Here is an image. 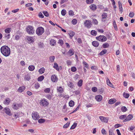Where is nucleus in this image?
<instances>
[{
	"instance_id": "1",
	"label": "nucleus",
	"mask_w": 135,
	"mask_h": 135,
	"mask_svg": "<svg viewBox=\"0 0 135 135\" xmlns=\"http://www.w3.org/2000/svg\"><path fill=\"white\" fill-rule=\"evenodd\" d=\"M1 51L2 54L6 57L9 56L10 54V49L7 46H2L1 48Z\"/></svg>"
},
{
	"instance_id": "2",
	"label": "nucleus",
	"mask_w": 135,
	"mask_h": 135,
	"mask_svg": "<svg viewBox=\"0 0 135 135\" xmlns=\"http://www.w3.org/2000/svg\"><path fill=\"white\" fill-rule=\"evenodd\" d=\"M44 28L41 27H40L37 29L36 32L38 36H40L41 35L44 33Z\"/></svg>"
},
{
	"instance_id": "3",
	"label": "nucleus",
	"mask_w": 135,
	"mask_h": 135,
	"mask_svg": "<svg viewBox=\"0 0 135 135\" xmlns=\"http://www.w3.org/2000/svg\"><path fill=\"white\" fill-rule=\"evenodd\" d=\"M27 32L29 34L32 35L34 33L33 28L31 26H28L26 28Z\"/></svg>"
},
{
	"instance_id": "4",
	"label": "nucleus",
	"mask_w": 135,
	"mask_h": 135,
	"mask_svg": "<svg viewBox=\"0 0 135 135\" xmlns=\"http://www.w3.org/2000/svg\"><path fill=\"white\" fill-rule=\"evenodd\" d=\"M40 101V104L41 105L45 107L47 106L49 104V102L46 99H45L43 98Z\"/></svg>"
},
{
	"instance_id": "5",
	"label": "nucleus",
	"mask_w": 135,
	"mask_h": 135,
	"mask_svg": "<svg viewBox=\"0 0 135 135\" xmlns=\"http://www.w3.org/2000/svg\"><path fill=\"white\" fill-rule=\"evenodd\" d=\"M96 39L99 41L102 42L106 41L107 40L106 37L104 35H100L96 37Z\"/></svg>"
},
{
	"instance_id": "6",
	"label": "nucleus",
	"mask_w": 135,
	"mask_h": 135,
	"mask_svg": "<svg viewBox=\"0 0 135 135\" xmlns=\"http://www.w3.org/2000/svg\"><path fill=\"white\" fill-rule=\"evenodd\" d=\"M84 23L85 26L88 28H90L92 25L91 21L89 20L85 21Z\"/></svg>"
},
{
	"instance_id": "7",
	"label": "nucleus",
	"mask_w": 135,
	"mask_h": 135,
	"mask_svg": "<svg viewBox=\"0 0 135 135\" xmlns=\"http://www.w3.org/2000/svg\"><path fill=\"white\" fill-rule=\"evenodd\" d=\"M32 117L33 119L37 120L39 118V115L36 112H33L32 114Z\"/></svg>"
},
{
	"instance_id": "8",
	"label": "nucleus",
	"mask_w": 135,
	"mask_h": 135,
	"mask_svg": "<svg viewBox=\"0 0 135 135\" xmlns=\"http://www.w3.org/2000/svg\"><path fill=\"white\" fill-rule=\"evenodd\" d=\"M99 118L102 122L107 123L108 119V118L102 116H100Z\"/></svg>"
},
{
	"instance_id": "9",
	"label": "nucleus",
	"mask_w": 135,
	"mask_h": 135,
	"mask_svg": "<svg viewBox=\"0 0 135 135\" xmlns=\"http://www.w3.org/2000/svg\"><path fill=\"white\" fill-rule=\"evenodd\" d=\"M133 117V116L132 114H130L128 115L127 117H126V119L123 120V122H126L132 119Z\"/></svg>"
},
{
	"instance_id": "10",
	"label": "nucleus",
	"mask_w": 135,
	"mask_h": 135,
	"mask_svg": "<svg viewBox=\"0 0 135 135\" xmlns=\"http://www.w3.org/2000/svg\"><path fill=\"white\" fill-rule=\"evenodd\" d=\"M107 14L106 13H103L102 15V21L104 22H105L106 20V18L107 17Z\"/></svg>"
},
{
	"instance_id": "11",
	"label": "nucleus",
	"mask_w": 135,
	"mask_h": 135,
	"mask_svg": "<svg viewBox=\"0 0 135 135\" xmlns=\"http://www.w3.org/2000/svg\"><path fill=\"white\" fill-rule=\"evenodd\" d=\"M4 111L6 114L9 115H11L12 114L11 112V111L9 108L6 107L5 108Z\"/></svg>"
},
{
	"instance_id": "12",
	"label": "nucleus",
	"mask_w": 135,
	"mask_h": 135,
	"mask_svg": "<svg viewBox=\"0 0 135 135\" xmlns=\"http://www.w3.org/2000/svg\"><path fill=\"white\" fill-rule=\"evenodd\" d=\"M13 108L14 109L17 110L18 108L19 107H22V105L20 104H13Z\"/></svg>"
},
{
	"instance_id": "13",
	"label": "nucleus",
	"mask_w": 135,
	"mask_h": 135,
	"mask_svg": "<svg viewBox=\"0 0 135 135\" xmlns=\"http://www.w3.org/2000/svg\"><path fill=\"white\" fill-rule=\"evenodd\" d=\"M51 79L52 81L53 82H55L57 80V77L55 75H52L51 77Z\"/></svg>"
},
{
	"instance_id": "14",
	"label": "nucleus",
	"mask_w": 135,
	"mask_h": 135,
	"mask_svg": "<svg viewBox=\"0 0 135 135\" xmlns=\"http://www.w3.org/2000/svg\"><path fill=\"white\" fill-rule=\"evenodd\" d=\"M96 99L98 102L100 101L102 99V97L101 95H98L95 96Z\"/></svg>"
},
{
	"instance_id": "15",
	"label": "nucleus",
	"mask_w": 135,
	"mask_h": 135,
	"mask_svg": "<svg viewBox=\"0 0 135 135\" xmlns=\"http://www.w3.org/2000/svg\"><path fill=\"white\" fill-rule=\"evenodd\" d=\"M90 8L92 10L95 11L97 9V7L96 5L94 4H91L90 6Z\"/></svg>"
},
{
	"instance_id": "16",
	"label": "nucleus",
	"mask_w": 135,
	"mask_h": 135,
	"mask_svg": "<svg viewBox=\"0 0 135 135\" xmlns=\"http://www.w3.org/2000/svg\"><path fill=\"white\" fill-rule=\"evenodd\" d=\"M92 44L94 47H97L98 46L99 44L98 41H94L92 42Z\"/></svg>"
},
{
	"instance_id": "17",
	"label": "nucleus",
	"mask_w": 135,
	"mask_h": 135,
	"mask_svg": "<svg viewBox=\"0 0 135 135\" xmlns=\"http://www.w3.org/2000/svg\"><path fill=\"white\" fill-rule=\"evenodd\" d=\"M28 40L29 41L30 43H32L35 40V38L33 37H29L28 38Z\"/></svg>"
},
{
	"instance_id": "18",
	"label": "nucleus",
	"mask_w": 135,
	"mask_h": 135,
	"mask_svg": "<svg viewBox=\"0 0 135 135\" xmlns=\"http://www.w3.org/2000/svg\"><path fill=\"white\" fill-rule=\"evenodd\" d=\"M11 100L9 98H7L4 102V104L8 105L10 102Z\"/></svg>"
},
{
	"instance_id": "19",
	"label": "nucleus",
	"mask_w": 135,
	"mask_h": 135,
	"mask_svg": "<svg viewBox=\"0 0 135 135\" xmlns=\"http://www.w3.org/2000/svg\"><path fill=\"white\" fill-rule=\"evenodd\" d=\"M116 101V100L114 99H110L108 101V103L110 104H112L115 103Z\"/></svg>"
},
{
	"instance_id": "20",
	"label": "nucleus",
	"mask_w": 135,
	"mask_h": 135,
	"mask_svg": "<svg viewBox=\"0 0 135 135\" xmlns=\"http://www.w3.org/2000/svg\"><path fill=\"white\" fill-rule=\"evenodd\" d=\"M118 3L120 11L121 12V13L123 12V8L122 7V4L120 1H118Z\"/></svg>"
},
{
	"instance_id": "21",
	"label": "nucleus",
	"mask_w": 135,
	"mask_h": 135,
	"mask_svg": "<svg viewBox=\"0 0 135 135\" xmlns=\"http://www.w3.org/2000/svg\"><path fill=\"white\" fill-rule=\"evenodd\" d=\"M56 42V41L53 39H51L50 40V44L52 46H54L55 45Z\"/></svg>"
},
{
	"instance_id": "22",
	"label": "nucleus",
	"mask_w": 135,
	"mask_h": 135,
	"mask_svg": "<svg viewBox=\"0 0 135 135\" xmlns=\"http://www.w3.org/2000/svg\"><path fill=\"white\" fill-rule=\"evenodd\" d=\"M28 69L30 71H33L35 69V66L33 65H30L28 66Z\"/></svg>"
},
{
	"instance_id": "23",
	"label": "nucleus",
	"mask_w": 135,
	"mask_h": 135,
	"mask_svg": "<svg viewBox=\"0 0 135 135\" xmlns=\"http://www.w3.org/2000/svg\"><path fill=\"white\" fill-rule=\"evenodd\" d=\"M25 87L23 86L20 87L18 89V91L19 92H22L25 90Z\"/></svg>"
},
{
	"instance_id": "24",
	"label": "nucleus",
	"mask_w": 135,
	"mask_h": 135,
	"mask_svg": "<svg viewBox=\"0 0 135 135\" xmlns=\"http://www.w3.org/2000/svg\"><path fill=\"white\" fill-rule=\"evenodd\" d=\"M45 69L44 68L42 67L40 69H39L38 72L40 74H42L44 72Z\"/></svg>"
},
{
	"instance_id": "25",
	"label": "nucleus",
	"mask_w": 135,
	"mask_h": 135,
	"mask_svg": "<svg viewBox=\"0 0 135 135\" xmlns=\"http://www.w3.org/2000/svg\"><path fill=\"white\" fill-rule=\"evenodd\" d=\"M107 83L108 85L110 87H112L113 86V85L110 82L109 79L107 78Z\"/></svg>"
},
{
	"instance_id": "26",
	"label": "nucleus",
	"mask_w": 135,
	"mask_h": 135,
	"mask_svg": "<svg viewBox=\"0 0 135 135\" xmlns=\"http://www.w3.org/2000/svg\"><path fill=\"white\" fill-rule=\"evenodd\" d=\"M69 34L70 36V37L71 38L75 35V33L72 31H70L69 32Z\"/></svg>"
},
{
	"instance_id": "27",
	"label": "nucleus",
	"mask_w": 135,
	"mask_h": 135,
	"mask_svg": "<svg viewBox=\"0 0 135 135\" xmlns=\"http://www.w3.org/2000/svg\"><path fill=\"white\" fill-rule=\"evenodd\" d=\"M54 64V66L53 67L57 70L59 71V68L58 67V66L57 64L56 63H55Z\"/></svg>"
},
{
	"instance_id": "28",
	"label": "nucleus",
	"mask_w": 135,
	"mask_h": 135,
	"mask_svg": "<svg viewBox=\"0 0 135 135\" xmlns=\"http://www.w3.org/2000/svg\"><path fill=\"white\" fill-rule=\"evenodd\" d=\"M57 90L58 92L60 93H61L63 91V89L62 88L61 86L57 87Z\"/></svg>"
},
{
	"instance_id": "29",
	"label": "nucleus",
	"mask_w": 135,
	"mask_h": 135,
	"mask_svg": "<svg viewBox=\"0 0 135 135\" xmlns=\"http://www.w3.org/2000/svg\"><path fill=\"white\" fill-rule=\"evenodd\" d=\"M121 109V111L123 112H125L127 110L126 107L125 106H122V107Z\"/></svg>"
},
{
	"instance_id": "30",
	"label": "nucleus",
	"mask_w": 135,
	"mask_h": 135,
	"mask_svg": "<svg viewBox=\"0 0 135 135\" xmlns=\"http://www.w3.org/2000/svg\"><path fill=\"white\" fill-rule=\"evenodd\" d=\"M44 78V76L42 75L39 76L37 80L38 81H42Z\"/></svg>"
},
{
	"instance_id": "31",
	"label": "nucleus",
	"mask_w": 135,
	"mask_h": 135,
	"mask_svg": "<svg viewBox=\"0 0 135 135\" xmlns=\"http://www.w3.org/2000/svg\"><path fill=\"white\" fill-rule=\"evenodd\" d=\"M11 28H8L5 30V32L6 33H9L11 31Z\"/></svg>"
},
{
	"instance_id": "32",
	"label": "nucleus",
	"mask_w": 135,
	"mask_h": 135,
	"mask_svg": "<svg viewBox=\"0 0 135 135\" xmlns=\"http://www.w3.org/2000/svg\"><path fill=\"white\" fill-rule=\"evenodd\" d=\"M107 52V50L104 49L99 54L100 55H102L106 53Z\"/></svg>"
},
{
	"instance_id": "33",
	"label": "nucleus",
	"mask_w": 135,
	"mask_h": 135,
	"mask_svg": "<svg viewBox=\"0 0 135 135\" xmlns=\"http://www.w3.org/2000/svg\"><path fill=\"white\" fill-rule=\"evenodd\" d=\"M91 33L92 35L95 36L97 35V32L95 30H92L91 31Z\"/></svg>"
},
{
	"instance_id": "34",
	"label": "nucleus",
	"mask_w": 135,
	"mask_h": 135,
	"mask_svg": "<svg viewBox=\"0 0 135 135\" xmlns=\"http://www.w3.org/2000/svg\"><path fill=\"white\" fill-rule=\"evenodd\" d=\"M74 102L72 100L70 101L69 103V105L70 107H73L74 105Z\"/></svg>"
},
{
	"instance_id": "35",
	"label": "nucleus",
	"mask_w": 135,
	"mask_h": 135,
	"mask_svg": "<svg viewBox=\"0 0 135 135\" xmlns=\"http://www.w3.org/2000/svg\"><path fill=\"white\" fill-rule=\"evenodd\" d=\"M83 82V81L82 80H80L78 83V86L79 87H80L82 86Z\"/></svg>"
},
{
	"instance_id": "36",
	"label": "nucleus",
	"mask_w": 135,
	"mask_h": 135,
	"mask_svg": "<svg viewBox=\"0 0 135 135\" xmlns=\"http://www.w3.org/2000/svg\"><path fill=\"white\" fill-rule=\"evenodd\" d=\"M92 22L93 23L94 25H97L98 24V21L95 19H93Z\"/></svg>"
},
{
	"instance_id": "37",
	"label": "nucleus",
	"mask_w": 135,
	"mask_h": 135,
	"mask_svg": "<svg viewBox=\"0 0 135 135\" xmlns=\"http://www.w3.org/2000/svg\"><path fill=\"white\" fill-rule=\"evenodd\" d=\"M123 95L125 98H128L129 96V94L128 93H124Z\"/></svg>"
},
{
	"instance_id": "38",
	"label": "nucleus",
	"mask_w": 135,
	"mask_h": 135,
	"mask_svg": "<svg viewBox=\"0 0 135 135\" xmlns=\"http://www.w3.org/2000/svg\"><path fill=\"white\" fill-rule=\"evenodd\" d=\"M127 115H122L119 117V119L123 120L126 118Z\"/></svg>"
},
{
	"instance_id": "39",
	"label": "nucleus",
	"mask_w": 135,
	"mask_h": 135,
	"mask_svg": "<svg viewBox=\"0 0 135 135\" xmlns=\"http://www.w3.org/2000/svg\"><path fill=\"white\" fill-rule=\"evenodd\" d=\"M30 78L29 76V75L27 74L26 75L24 78V79L25 80H26L27 81H29L30 79Z\"/></svg>"
},
{
	"instance_id": "40",
	"label": "nucleus",
	"mask_w": 135,
	"mask_h": 135,
	"mask_svg": "<svg viewBox=\"0 0 135 135\" xmlns=\"http://www.w3.org/2000/svg\"><path fill=\"white\" fill-rule=\"evenodd\" d=\"M50 91V88H46L44 90V91L46 93H48Z\"/></svg>"
},
{
	"instance_id": "41",
	"label": "nucleus",
	"mask_w": 135,
	"mask_h": 135,
	"mask_svg": "<svg viewBox=\"0 0 135 135\" xmlns=\"http://www.w3.org/2000/svg\"><path fill=\"white\" fill-rule=\"evenodd\" d=\"M42 13L45 16L47 17L49 16V15L47 12L46 11H43Z\"/></svg>"
},
{
	"instance_id": "42",
	"label": "nucleus",
	"mask_w": 135,
	"mask_h": 135,
	"mask_svg": "<svg viewBox=\"0 0 135 135\" xmlns=\"http://www.w3.org/2000/svg\"><path fill=\"white\" fill-rule=\"evenodd\" d=\"M77 123H74L72 125L70 128L71 129H74L75 127L76 126Z\"/></svg>"
},
{
	"instance_id": "43",
	"label": "nucleus",
	"mask_w": 135,
	"mask_h": 135,
	"mask_svg": "<svg viewBox=\"0 0 135 135\" xmlns=\"http://www.w3.org/2000/svg\"><path fill=\"white\" fill-rule=\"evenodd\" d=\"M66 10L64 9H63L61 11V14L62 15L64 16L66 15Z\"/></svg>"
},
{
	"instance_id": "44",
	"label": "nucleus",
	"mask_w": 135,
	"mask_h": 135,
	"mask_svg": "<svg viewBox=\"0 0 135 135\" xmlns=\"http://www.w3.org/2000/svg\"><path fill=\"white\" fill-rule=\"evenodd\" d=\"M102 46L104 48H106L108 47L109 46V45L108 43H106L103 44Z\"/></svg>"
},
{
	"instance_id": "45",
	"label": "nucleus",
	"mask_w": 135,
	"mask_h": 135,
	"mask_svg": "<svg viewBox=\"0 0 135 135\" xmlns=\"http://www.w3.org/2000/svg\"><path fill=\"white\" fill-rule=\"evenodd\" d=\"M70 124V122H68L66 124H65L63 126V128H68Z\"/></svg>"
},
{
	"instance_id": "46",
	"label": "nucleus",
	"mask_w": 135,
	"mask_h": 135,
	"mask_svg": "<svg viewBox=\"0 0 135 135\" xmlns=\"http://www.w3.org/2000/svg\"><path fill=\"white\" fill-rule=\"evenodd\" d=\"M77 21L75 19H73L72 21V23L74 25H75L77 23Z\"/></svg>"
},
{
	"instance_id": "47",
	"label": "nucleus",
	"mask_w": 135,
	"mask_h": 135,
	"mask_svg": "<svg viewBox=\"0 0 135 135\" xmlns=\"http://www.w3.org/2000/svg\"><path fill=\"white\" fill-rule=\"evenodd\" d=\"M55 58V57L54 56H50L49 57L50 60L51 62H53L54 61Z\"/></svg>"
},
{
	"instance_id": "48",
	"label": "nucleus",
	"mask_w": 135,
	"mask_h": 135,
	"mask_svg": "<svg viewBox=\"0 0 135 135\" xmlns=\"http://www.w3.org/2000/svg\"><path fill=\"white\" fill-rule=\"evenodd\" d=\"M45 120L44 119H38V122L40 123H42L44 122Z\"/></svg>"
},
{
	"instance_id": "49",
	"label": "nucleus",
	"mask_w": 135,
	"mask_h": 135,
	"mask_svg": "<svg viewBox=\"0 0 135 135\" xmlns=\"http://www.w3.org/2000/svg\"><path fill=\"white\" fill-rule=\"evenodd\" d=\"M40 87V84H39L38 83H36L35 84V87L36 89H37L38 88Z\"/></svg>"
},
{
	"instance_id": "50",
	"label": "nucleus",
	"mask_w": 135,
	"mask_h": 135,
	"mask_svg": "<svg viewBox=\"0 0 135 135\" xmlns=\"http://www.w3.org/2000/svg\"><path fill=\"white\" fill-rule=\"evenodd\" d=\"M71 70L72 71L74 72L76 71L77 69L75 67L73 66L71 67Z\"/></svg>"
},
{
	"instance_id": "51",
	"label": "nucleus",
	"mask_w": 135,
	"mask_h": 135,
	"mask_svg": "<svg viewBox=\"0 0 135 135\" xmlns=\"http://www.w3.org/2000/svg\"><path fill=\"white\" fill-rule=\"evenodd\" d=\"M68 53L70 54V56L74 54L73 49H70L68 51Z\"/></svg>"
},
{
	"instance_id": "52",
	"label": "nucleus",
	"mask_w": 135,
	"mask_h": 135,
	"mask_svg": "<svg viewBox=\"0 0 135 135\" xmlns=\"http://www.w3.org/2000/svg\"><path fill=\"white\" fill-rule=\"evenodd\" d=\"M91 90L93 91L96 92L97 90V88L96 87H94L92 88Z\"/></svg>"
},
{
	"instance_id": "53",
	"label": "nucleus",
	"mask_w": 135,
	"mask_h": 135,
	"mask_svg": "<svg viewBox=\"0 0 135 135\" xmlns=\"http://www.w3.org/2000/svg\"><path fill=\"white\" fill-rule=\"evenodd\" d=\"M113 24L114 26V28H115V29L116 30H117V26H116V25L115 22V21H113Z\"/></svg>"
},
{
	"instance_id": "54",
	"label": "nucleus",
	"mask_w": 135,
	"mask_h": 135,
	"mask_svg": "<svg viewBox=\"0 0 135 135\" xmlns=\"http://www.w3.org/2000/svg\"><path fill=\"white\" fill-rule=\"evenodd\" d=\"M134 13L133 12H130L129 14V16L131 18L133 17L134 16Z\"/></svg>"
},
{
	"instance_id": "55",
	"label": "nucleus",
	"mask_w": 135,
	"mask_h": 135,
	"mask_svg": "<svg viewBox=\"0 0 135 135\" xmlns=\"http://www.w3.org/2000/svg\"><path fill=\"white\" fill-rule=\"evenodd\" d=\"M93 0H87L86 3L88 4H90L92 3L93 2Z\"/></svg>"
},
{
	"instance_id": "56",
	"label": "nucleus",
	"mask_w": 135,
	"mask_h": 135,
	"mask_svg": "<svg viewBox=\"0 0 135 135\" xmlns=\"http://www.w3.org/2000/svg\"><path fill=\"white\" fill-rule=\"evenodd\" d=\"M109 135H114L113 131L112 130L110 129L109 131Z\"/></svg>"
},
{
	"instance_id": "57",
	"label": "nucleus",
	"mask_w": 135,
	"mask_h": 135,
	"mask_svg": "<svg viewBox=\"0 0 135 135\" xmlns=\"http://www.w3.org/2000/svg\"><path fill=\"white\" fill-rule=\"evenodd\" d=\"M68 85L69 87L71 88H73V85L72 82H69L68 83Z\"/></svg>"
},
{
	"instance_id": "58",
	"label": "nucleus",
	"mask_w": 135,
	"mask_h": 135,
	"mask_svg": "<svg viewBox=\"0 0 135 135\" xmlns=\"http://www.w3.org/2000/svg\"><path fill=\"white\" fill-rule=\"evenodd\" d=\"M79 105L73 111V112H71V113H74L76 112V111L79 109Z\"/></svg>"
},
{
	"instance_id": "59",
	"label": "nucleus",
	"mask_w": 135,
	"mask_h": 135,
	"mask_svg": "<svg viewBox=\"0 0 135 135\" xmlns=\"http://www.w3.org/2000/svg\"><path fill=\"white\" fill-rule=\"evenodd\" d=\"M69 13L70 15L73 16L74 15L73 12L72 10H70L69 12Z\"/></svg>"
},
{
	"instance_id": "60",
	"label": "nucleus",
	"mask_w": 135,
	"mask_h": 135,
	"mask_svg": "<svg viewBox=\"0 0 135 135\" xmlns=\"http://www.w3.org/2000/svg\"><path fill=\"white\" fill-rule=\"evenodd\" d=\"M59 43L61 45H62L63 44V40L61 39H59Z\"/></svg>"
},
{
	"instance_id": "61",
	"label": "nucleus",
	"mask_w": 135,
	"mask_h": 135,
	"mask_svg": "<svg viewBox=\"0 0 135 135\" xmlns=\"http://www.w3.org/2000/svg\"><path fill=\"white\" fill-rule=\"evenodd\" d=\"M99 92L100 94H102V93L104 92V90L103 88H101L99 89Z\"/></svg>"
},
{
	"instance_id": "62",
	"label": "nucleus",
	"mask_w": 135,
	"mask_h": 135,
	"mask_svg": "<svg viewBox=\"0 0 135 135\" xmlns=\"http://www.w3.org/2000/svg\"><path fill=\"white\" fill-rule=\"evenodd\" d=\"M38 16L40 17L41 18H43L44 17V16L41 12H40Z\"/></svg>"
},
{
	"instance_id": "63",
	"label": "nucleus",
	"mask_w": 135,
	"mask_h": 135,
	"mask_svg": "<svg viewBox=\"0 0 135 135\" xmlns=\"http://www.w3.org/2000/svg\"><path fill=\"white\" fill-rule=\"evenodd\" d=\"M77 41L78 43L79 44H81L82 43V40L80 38H79L78 39Z\"/></svg>"
},
{
	"instance_id": "64",
	"label": "nucleus",
	"mask_w": 135,
	"mask_h": 135,
	"mask_svg": "<svg viewBox=\"0 0 135 135\" xmlns=\"http://www.w3.org/2000/svg\"><path fill=\"white\" fill-rule=\"evenodd\" d=\"M46 98L49 99L50 100L51 99V95L50 94H48L46 96Z\"/></svg>"
}]
</instances>
